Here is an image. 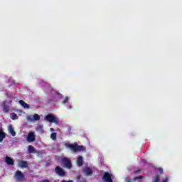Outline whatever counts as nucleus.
<instances>
[{
	"instance_id": "17",
	"label": "nucleus",
	"mask_w": 182,
	"mask_h": 182,
	"mask_svg": "<svg viewBox=\"0 0 182 182\" xmlns=\"http://www.w3.org/2000/svg\"><path fill=\"white\" fill-rule=\"evenodd\" d=\"M86 150V148L82 145L77 144V151H85Z\"/></svg>"
},
{
	"instance_id": "2",
	"label": "nucleus",
	"mask_w": 182,
	"mask_h": 182,
	"mask_svg": "<svg viewBox=\"0 0 182 182\" xmlns=\"http://www.w3.org/2000/svg\"><path fill=\"white\" fill-rule=\"evenodd\" d=\"M61 163L63 164L65 168H68L69 170L72 168V161L68 157L62 158Z\"/></svg>"
},
{
	"instance_id": "27",
	"label": "nucleus",
	"mask_w": 182,
	"mask_h": 182,
	"mask_svg": "<svg viewBox=\"0 0 182 182\" xmlns=\"http://www.w3.org/2000/svg\"><path fill=\"white\" fill-rule=\"evenodd\" d=\"M140 173V171H135V174H139Z\"/></svg>"
},
{
	"instance_id": "21",
	"label": "nucleus",
	"mask_w": 182,
	"mask_h": 182,
	"mask_svg": "<svg viewBox=\"0 0 182 182\" xmlns=\"http://www.w3.org/2000/svg\"><path fill=\"white\" fill-rule=\"evenodd\" d=\"M152 182H160V176L156 175L152 180Z\"/></svg>"
},
{
	"instance_id": "19",
	"label": "nucleus",
	"mask_w": 182,
	"mask_h": 182,
	"mask_svg": "<svg viewBox=\"0 0 182 182\" xmlns=\"http://www.w3.org/2000/svg\"><path fill=\"white\" fill-rule=\"evenodd\" d=\"M10 117L12 120H16V119H18V115H16V113L13 112L10 114Z\"/></svg>"
},
{
	"instance_id": "8",
	"label": "nucleus",
	"mask_w": 182,
	"mask_h": 182,
	"mask_svg": "<svg viewBox=\"0 0 182 182\" xmlns=\"http://www.w3.org/2000/svg\"><path fill=\"white\" fill-rule=\"evenodd\" d=\"M29 164H28V161H18V167H21V168H28Z\"/></svg>"
},
{
	"instance_id": "25",
	"label": "nucleus",
	"mask_w": 182,
	"mask_h": 182,
	"mask_svg": "<svg viewBox=\"0 0 182 182\" xmlns=\"http://www.w3.org/2000/svg\"><path fill=\"white\" fill-rule=\"evenodd\" d=\"M168 177H166V178L162 181V182H168Z\"/></svg>"
},
{
	"instance_id": "13",
	"label": "nucleus",
	"mask_w": 182,
	"mask_h": 182,
	"mask_svg": "<svg viewBox=\"0 0 182 182\" xmlns=\"http://www.w3.org/2000/svg\"><path fill=\"white\" fill-rule=\"evenodd\" d=\"M84 173L86 176H92L93 174V171L90 168H86L84 170Z\"/></svg>"
},
{
	"instance_id": "11",
	"label": "nucleus",
	"mask_w": 182,
	"mask_h": 182,
	"mask_svg": "<svg viewBox=\"0 0 182 182\" xmlns=\"http://www.w3.org/2000/svg\"><path fill=\"white\" fill-rule=\"evenodd\" d=\"M77 164L79 167H82L83 166V157L78 156L77 159Z\"/></svg>"
},
{
	"instance_id": "1",
	"label": "nucleus",
	"mask_w": 182,
	"mask_h": 182,
	"mask_svg": "<svg viewBox=\"0 0 182 182\" xmlns=\"http://www.w3.org/2000/svg\"><path fill=\"white\" fill-rule=\"evenodd\" d=\"M45 120L49 122V123H55V124H59V120L55 117V115L52 114H48L45 117Z\"/></svg>"
},
{
	"instance_id": "20",
	"label": "nucleus",
	"mask_w": 182,
	"mask_h": 182,
	"mask_svg": "<svg viewBox=\"0 0 182 182\" xmlns=\"http://www.w3.org/2000/svg\"><path fill=\"white\" fill-rule=\"evenodd\" d=\"M37 132H39L40 133H43V127L42 125H38L36 127Z\"/></svg>"
},
{
	"instance_id": "15",
	"label": "nucleus",
	"mask_w": 182,
	"mask_h": 182,
	"mask_svg": "<svg viewBox=\"0 0 182 182\" xmlns=\"http://www.w3.org/2000/svg\"><path fill=\"white\" fill-rule=\"evenodd\" d=\"M18 103H20V105L21 106H23V107H24V109H28L29 108V105H28L26 102H25V101L21 100L18 101Z\"/></svg>"
},
{
	"instance_id": "28",
	"label": "nucleus",
	"mask_w": 182,
	"mask_h": 182,
	"mask_svg": "<svg viewBox=\"0 0 182 182\" xmlns=\"http://www.w3.org/2000/svg\"><path fill=\"white\" fill-rule=\"evenodd\" d=\"M50 132H55V129H53V128H50Z\"/></svg>"
},
{
	"instance_id": "6",
	"label": "nucleus",
	"mask_w": 182,
	"mask_h": 182,
	"mask_svg": "<svg viewBox=\"0 0 182 182\" xmlns=\"http://www.w3.org/2000/svg\"><path fill=\"white\" fill-rule=\"evenodd\" d=\"M102 180L105 182H113V179H112V175L109 173V172H105Z\"/></svg>"
},
{
	"instance_id": "3",
	"label": "nucleus",
	"mask_w": 182,
	"mask_h": 182,
	"mask_svg": "<svg viewBox=\"0 0 182 182\" xmlns=\"http://www.w3.org/2000/svg\"><path fill=\"white\" fill-rule=\"evenodd\" d=\"M55 173H56L58 176H60V177H65V176H66V172L63 168H60V166L55 167Z\"/></svg>"
},
{
	"instance_id": "4",
	"label": "nucleus",
	"mask_w": 182,
	"mask_h": 182,
	"mask_svg": "<svg viewBox=\"0 0 182 182\" xmlns=\"http://www.w3.org/2000/svg\"><path fill=\"white\" fill-rule=\"evenodd\" d=\"M15 178H16L17 181H23L25 179V175L21 171H16L15 173Z\"/></svg>"
},
{
	"instance_id": "7",
	"label": "nucleus",
	"mask_w": 182,
	"mask_h": 182,
	"mask_svg": "<svg viewBox=\"0 0 182 182\" xmlns=\"http://www.w3.org/2000/svg\"><path fill=\"white\" fill-rule=\"evenodd\" d=\"M35 140H36L35 132H30L27 136V141H28V143H32L33 141H35Z\"/></svg>"
},
{
	"instance_id": "18",
	"label": "nucleus",
	"mask_w": 182,
	"mask_h": 182,
	"mask_svg": "<svg viewBox=\"0 0 182 182\" xmlns=\"http://www.w3.org/2000/svg\"><path fill=\"white\" fill-rule=\"evenodd\" d=\"M28 153H35V148L32 145L28 146Z\"/></svg>"
},
{
	"instance_id": "22",
	"label": "nucleus",
	"mask_w": 182,
	"mask_h": 182,
	"mask_svg": "<svg viewBox=\"0 0 182 182\" xmlns=\"http://www.w3.org/2000/svg\"><path fill=\"white\" fill-rule=\"evenodd\" d=\"M56 136H57V134L56 132H53L51 134H50V139H52V140H56Z\"/></svg>"
},
{
	"instance_id": "5",
	"label": "nucleus",
	"mask_w": 182,
	"mask_h": 182,
	"mask_svg": "<svg viewBox=\"0 0 182 182\" xmlns=\"http://www.w3.org/2000/svg\"><path fill=\"white\" fill-rule=\"evenodd\" d=\"M65 146L68 149H70L73 153H76L77 151V144H65Z\"/></svg>"
},
{
	"instance_id": "12",
	"label": "nucleus",
	"mask_w": 182,
	"mask_h": 182,
	"mask_svg": "<svg viewBox=\"0 0 182 182\" xmlns=\"http://www.w3.org/2000/svg\"><path fill=\"white\" fill-rule=\"evenodd\" d=\"M6 137V133L4 132L2 129L0 130V143H2L4 141V139Z\"/></svg>"
},
{
	"instance_id": "24",
	"label": "nucleus",
	"mask_w": 182,
	"mask_h": 182,
	"mask_svg": "<svg viewBox=\"0 0 182 182\" xmlns=\"http://www.w3.org/2000/svg\"><path fill=\"white\" fill-rule=\"evenodd\" d=\"M69 97H66L65 100L63 101V105H65L67 102H68Z\"/></svg>"
},
{
	"instance_id": "26",
	"label": "nucleus",
	"mask_w": 182,
	"mask_h": 182,
	"mask_svg": "<svg viewBox=\"0 0 182 182\" xmlns=\"http://www.w3.org/2000/svg\"><path fill=\"white\" fill-rule=\"evenodd\" d=\"M159 171L160 174H163V169L161 168H160L159 169Z\"/></svg>"
},
{
	"instance_id": "14",
	"label": "nucleus",
	"mask_w": 182,
	"mask_h": 182,
	"mask_svg": "<svg viewBox=\"0 0 182 182\" xmlns=\"http://www.w3.org/2000/svg\"><path fill=\"white\" fill-rule=\"evenodd\" d=\"M9 132L11 134V136H16V132H15V130H14V127H12V125L9 126Z\"/></svg>"
},
{
	"instance_id": "9",
	"label": "nucleus",
	"mask_w": 182,
	"mask_h": 182,
	"mask_svg": "<svg viewBox=\"0 0 182 182\" xmlns=\"http://www.w3.org/2000/svg\"><path fill=\"white\" fill-rule=\"evenodd\" d=\"M28 120H35V121H38V120H41V116H39V114H35L33 117L32 116H28L27 117Z\"/></svg>"
},
{
	"instance_id": "10",
	"label": "nucleus",
	"mask_w": 182,
	"mask_h": 182,
	"mask_svg": "<svg viewBox=\"0 0 182 182\" xmlns=\"http://www.w3.org/2000/svg\"><path fill=\"white\" fill-rule=\"evenodd\" d=\"M5 161L8 166H14L15 164L14 159L9 156H6Z\"/></svg>"
},
{
	"instance_id": "16",
	"label": "nucleus",
	"mask_w": 182,
	"mask_h": 182,
	"mask_svg": "<svg viewBox=\"0 0 182 182\" xmlns=\"http://www.w3.org/2000/svg\"><path fill=\"white\" fill-rule=\"evenodd\" d=\"M3 110L4 113H9V106L4 104L3 106Z\"/></svg>"
},
{
	"instance_id": "23",
	"label": "nucleus",
	"mask_w": 182,
	"mask_h": 182,
	"mask_svg": "<svg viewBox=\"0 0 182 182\" xmlns=\"http://www.w3.org/2000/svg\"><path fill=\"white\" fill-rule=\"evenodd\" d=\"M141 178H144L143 176H136L134 178L133 181H137V180H141Z\"/></svg>"
}]
</instances>
